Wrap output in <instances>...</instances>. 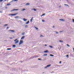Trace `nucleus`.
<instances>
[{
    "mask_svg": "<svg viewBox=\"0 0 74 74\" xmlns=\"http://www.w3.org/2000/svg\"><path fill=\"white\" fill-rule=\"evenodd\" d=\"M47 45H45V47H46V46H47Z\"/></svg>",
    "mask_w": 74,
    "mask_h": 74,
    "instance_id": "3c124183",
    "label": "nucleus"
},
{
    "mask_svg": "<svg viewBox=\"0 0 74 74\" xmlns=\"http://www.w3.org/2000/svg\"><path fill=\"white\" fill-rule=\"evenodd\" d=\"M18 42H19V40H18L15 41V44H17V43H18Z\"/></svg>",
    "mask_w": 74,
    "mask_h": 74,
    "instance_id": "39448f33",
    "label": "nucleus"
},
{
    "mask_svg": "<svg viewBox=\"0 0 74 74\" xmlns=\"http://www.w3.org/2000/svg\"><path fill=\"white\" fill-rule=\"evenodd\" d=\"M18 9H15V11H18Z\"/></svg>",
    "mask_w": 74,
    "mask_h": 74,
    "instance_id": "58836bf2",
    "label": "nucleus"
},
{
    "mask_svg": "<svg viewBox=\"0 0 74 74\" xmlns=\"http://www.w3.org/2000/svg\"><path fill=\"white\" fill-rule=\"evenodd\" d=\"M59 20L61 21H62V22H65V21H66L65 20L63 19H59Z\"/></svg>",
    "mask_w": 74,
    "mask_h": 74,
    "instance_id": "7ed1b4c3",
    "label": "nucleus"
},
{
    "mask_svg": "<svg viewBox=\"0 0 74 74\" xmlns=\"http://www.w3.org/2000/svg\"><path fill=\"white\" fill-rule=\"evenodd\" d=\"M38 60H42V59L41 58H38Z\"/></svg>",
    "mask_w": 74,
    "mask_h": 74,
    "instance_id": "a878e982",
    "label": "nucleus"
},
{
    "mask_svg": "<svg viewBox=\"0 0 74 74\" xmlns=\"http://www.w3.org/2000/svg\"><path fill=\"white\" fill-rule=\"evenodd\" d=\"M32 10H34V11H36L37 10L36 9H32Z\"/></svg>",
    "mask_w": 74,
    "mask_h": 74,
    "instance_id": "4468645a",
    "label": "nucleus"
},
{
    "mask_svg": "<svg viewBox=\"0 0 74 74\" xmlns=\"http://www.w3.org/2000/svg\"><path fill=\"white\" fill-rule=\"evenodd\" d=\"M61 63H62V61H60V62H59V63L61 64Z\"/></svg>",
    "mask_w": 74,
    "mask_h": 74,
    "instance_id": "c03bdc74",
    "label": "nucleus"
},
{
    "mask_svg": "<svg viewBox=\"0 0 74 74\" xmlns=\"http://www.w3.org/2000/svg\"><path fill=\"white\" fill-rule=\"evenodd\" d=\"M73 52H74V48H73Z\"/></svg>",
    "mask_w": 74,
    "mask_h": 74,
    "instance_id": "5fc2aeb1",
    "label": "nucleus"
},
{
    "mask_svg": "<svg viewBox=\"0 0 74 74\" xmlns=\"http://www.w3.org/2000/svg\"><path fill=\"white\" fill-rule=\"evenodd\" d=\"M73 22H74V19H73Z\"/></svg>",
    "mask_w": 74,
    "mask_h": 74,
    "instance_id": "a18cd8bd",
    "label": "nucleus"
},
{
    "mask_svg": "<svg viewBox=\"0 0 74 74\" xmlns=\"http://www.w3.org/2000/svg\"><path fill=\"white\" fill-rule=\"evenodd\" d=\"M18 0H14V1H17Z\"/></svg>",
    "mask_w": 74,
    "mask_h": 74,
    "instance_id": "ea45409f",
    "label": "nucleus"
},
{
    "mask_svg": "<svg viewBox=\"0 0 74 74\" xmlns=\"http://www.w3.org/2000/svg\"><path fill=\"white\" fill-rule=\"evenodd\" d=\"M59 7H60H60H61V5Z\"/></svg>",
    "mask_w": 74,
    "mask_h": 74,
    "instance_id": "603ef678",
    "label": "nucleus"
},
{
    "mask_svg": "<svg viewBox=\"0 0 74 74\" xmlns=\"http://www.w3.org/2000/svg\"><path fill=\"white\" fill-rule=\"evenodd\" d=\"M25 28H27V27H28V25H26L25 26Z\"/></svg>",
    "mask_w": 74,
    "mask_h": 74,
    "instance_id": "9d476101",
    "label": "nucleus"
},
{
    "mask_svg": "<svg viewBox=\"0 0 74 74\" xmlns=\"http://www.w3.org/2000/svg\"><path fill=\"white\" fill-rule=\"evenodd\" d=\"M12 0V1H14V0Z\"/></svg>",
    "mask_w": 74,
    "mask_h": 74,
    "instance_id": "052dcab7",
    "label": "nucleus"
},
{
    "mask_svg": "<svg viewBox=\"0 0 74 74\" xmlns=\"http://www.w3.org/2000/svg\"><path fill=\"white\" fill-rule=\"evenodd\" d=\"M10 38V39H12L13 38Z\"/></svg>",
    "mask_w": 74,
    "mask_h": 74,
    "instance_id": "37998d69",
    "label": "nucleus"
},
{
    "mask_svg": "<svg viewBox=\"0 0 74 74\" xmlns=\"http://www.w3.org/2000/svg\"><path fill=\"white\" fill-rule=\"evenodd\" d=\"M7 50H11V48H8L7 49Z\"/></svg>",
    "mask_w": 74,
    "mask_h": 74,
    "instance_id": "dca6fc26",
    "label": "nucleus"
},
{
    "mask_svg": "<svg viewBox=\"0 0 74 74\" xmlns=\"http://www.w3.org/2000/svg\"><path fill=\"white\" fill-rule=\"evenodd\" d=\"M25 34V32H23L22 33V35H23V36Z\"/></svg>",
    "mask_w": 74,
    "mask_h": 74,
    "instance_id": "b1692460",
    "label": "nucleus"
},
{
    "mask_svg": "<svg viewBox=\"0 0 74 74\" xmlns=\"http://www.w3.org/2000/svg\"><path fill=\"white\" fill-rule=\"evenodd\" d=\"M25 38V36H23L21 38V40H23Z\"/></svg>",
    "mask_w": 74,
    "mask_h": 74,
    "instance_id": "0eeeda50",
    "label": "nucleus"
},
{
    "mask_svg": "<svg viewBox=\"0 0 74 74\" xmlns=\"http://www.w3.org/2000/svg\"><path fill=\"white\" fill-rule=\"evenodd\" d=\"M33 17H32V18L30 20V21L31 22H32V21H33Z\"/></svg>",
    "mask_w": 74,
    "mask_h": 74,
    "instance_id": "aec40b11",
    "label": "nucleus"
},
{
    "mask_svg": "<svg viewBox=\"0 0 74 74\" xmlns=\"http://www.w3.org/2000/svg\"><path fill=\"white\" fill-rule=\"evenodd\" d=\"M64 5H67V6H68V7H69V5H67L66 4H65Z\"/></svg>",
    "mask_w": 74,
    "mask_h": 74,
    "instance_id": "f704fd0d",
    "label": "nucleus"
},
{
    "mask_svg": "<svg viewBox=\"0 0 74 74\" xmlns=\"http://www.w3.org/2000/svg\"><path fill=\"white\" fill-rule=\"evenodd\" d=\"M18 40V39H16L15 40H14V41H16V40Z\"/></svg>",
    "mask_w": 74,
    "mask_h": 74,
    "instance_id": "c9c22d12",
    "label": "nucleus"
},
{
    "mask_svg": "<svg viewBox=\"0 0 74 74\" xmlns=\"http://www.w3.org/2000/svg\"><path fill=\"white\" fill-rule=\"evenodd\" d=\"M45 15V14L44 13V14H43L42 15H41V16H44Z\"/></svg>",
    "mask_w": 74,
    "mask_h": 74,
    "instance_id": "f3484780",
    "label": "nucleus"
},
{
    "mask_svg": "<svg viewBox=\"0 0 74 74\" xmlns=\"http://www.w3.org/2000/svg\"><path fill=\"white\" fill-rule=\"evenodd\" d=\"M12 47L13 48H15V47H16V45H12Z\"/></svg>",
    "mask_w": 74,
    "mask_h": 74,
    "instance_id": "f8f14e48",
    "label": "nucleus"
},
{
    "mask_svg": "<svg viewBox=\"0 0 74 74\" xmlns=\"http://www.w3.org/2000/svg\"><path fill=\"white\" fill-rule=\"evenodd\" d=\"M51 66V64H49V65H47V67H50Z\"/></svg>",
    "mask_w": 74,
    "mask_h": 74,
    "instance_id": "1a4fd4ad",
    "label": "nucleus"
},
{
    "mask_svg": "<svg viewBox=\"0 0 74 74\" xmlns=\"http://www.w3.org/2000/svg\"><path fill=\"white\" fill-rule=\"evenodd\" d=\"M60 42H63V41H62V40H60Z\"/></svg>",
    "mask_w": 74,
    "mask_h": 74,
    "instance_id": "7c9ffc66",
    "label": "nucleus"
},
{
    "mask_svg": "<svg viewBox=\"0 0 74 74\" xmlns=\"http://www.w3.org/2000/svg\"><path fill=\"white\" fill-rule=\"evenodd\" d=\"M66 57H69V55H67L66 56Z\"/></svg>",
    "mask_w": 74,
    "mask_h": 74,
    "instance_id": "a19ab883",
    "label": "nucleus"
},
{
    "mask_svg": "<svg viewBox=\"0 0 74 74\" xmlns=\"http://www.w3.org/2000/svg\"><path fill=\"white\" fill-rule=\"evenodd\" d=\"M35 29H36V30H38V28H37V27H35Z\"/></svg>",
    "mask_w": 74,
    "mask_h": 74,
    "instance_id": "5701e85b",
    "label": "nucleus"
},
{
    "mask_svg": "<svg viewBox=\"0 0 74 74\" xmlns=\"http://www.w3.org/2000/svg\"><path fill=\"white\" fill-rule=\"evenodd\" d=\"M31 59H32V58L31 57L30 58H29V60H30Z\"/></svg>",
    "mask_w": 74,
    "mask_h": 74,
    "instance_id": "79ce46f5",
    "label": "nucleus"
},
{
    "mask_svg": "<svg viewBox=\"0 0 74 74\" xmlns=\"http://www.w3.org/2000/svg\"><path fill=\"white\" fill-rule=\"evenodd\" d=\"M8 26V24H6L4 25V26Z\"/></svg>",
    "mask_w": 74,
    "mask_h": 74,
    "instance_id": "cd10ccee",
    "label": "nucleus"
},
{
    "mask_svg": "<svg viewBox=\"0 0 74 74\" xmlns=\"http://www.w3.org/2000/svg\"><path fill=\"white\" fill-rule=\"evenodd\" d=\"M42 22H45V20H42Z\"/></svg>",
    "mask_w": 74,
    "mask_h": 74,
    "instance_id": "72a5a7b5",
    "label": "nucleus"
},
{
    "mask_svg": "<svg viewBox=\"0 0 74 74\" xmlns=\"http://www.w3.org/2000/svg\"><path fill=\"white\" fill-rule=\"evenodd\" d=\"M49 56H51L52 57H53V56H54V55L52 54H50L49 55Z\"/></svg>",
    "mask_w": 74,
    "mask_h": 74,
    "instance_id": "9b49d317",
    "label": "nucleus"
},
{
    "mask_svg": "<svg viewBox=\"0 0 74 74\" xmlns=\"http://www.w3.org/2000/svg\"><path fill=\"white\" fill-rule=\"evenodd\" d=\"M8 32H15V30H9Z\"/></svg>",
    "mask_w": 74,
    "mask_h": 74,
    "instance_id": "423d86ee",
    "label": "nucleus"
},
{
    "mask_svg": "<svg viewBox=\"0 0 74 74\" xmlns=\"http://www.w3.org/2000/svg\"><path fill=\"white\" fill-rule=\"evenodd\" d=\"M44 52H45V53H47L48 52V50H46V51H44Z\"/></svg>",
    "mask_w": 74,
    "mask_h": 74,
    "instance_id": "ddd939ff",
    "label": "nucleus"
},
{
    "mask_svg": "<svg viewBox=\"0 0 74 74\" xmlns=\"http://www.w3.org/2000/svg\"><path fill=\"white\" fill-rule=\"evenodd\" d=\"M9 27H7V29H9Z\"/></svg>",
    "mask_w": 74,
    "mask_h": 74,
    "instance_id": "e433bc0d",
    "label": "nucleus"
},
{
    "mask_svg": "<svg viewBox=\"0 0 74 74\" xmlns=\"http://www.w3.org/2000/svg\"><path fill=\"white\" fill-rule=\"evenodd\" d=\"M17 14H18V13H16L15 14H9V15H11V16H14L15 15H16Z\"/></svg>",
    "mask_w": 74,
    "mask_h": 74,
    "instance_id": "f03ea898",
    "label": "nucleus"
},
{
    "mask_svg": "<svg viewBox=\"0 0 74 74\" xmlns=\"http://www.w3.org/2000/svg\"><path fill=\"white\" fill-rule=\"evenodd\" d=\"M43 56H47V54H44Z\"/></svg>",
    "mask_w": 74,
    "mask_h": 74,
    "instance_id": "412c9836",
    "label": "nucleus"
},
{
    "mask_svg": "<svg viewBox=\"0 0 74 74\" xmlns=\"http://www.w3.org/2000/svg\"><path fill=\"white\" fill-rule=\"evenodd\" d=\"M23 20L24 21H25H25H27V19H26L25 18H23Z\"/></svg>",
    "mask_w": 74,
    "mask_h": 74,
    "instance_id": "2eb2a0df",
    "label": "nucleus"
},
{
    "mask_svg": "<svg viewBox=\"0 0 74 74\" xmlns=\"http://www.w3.org/2000/svg\"><path fill=\"white\" fill-rule=\"evenodd\" d=\"M11 2H12V1L11 2H10V3H11Z\"/></svg>",
    "mask_w": 74,
    "mask_h": 74,
    "instance_id": "4d7b16f0",
    "label": "nucleus"
},
{
    "mask_svg": "<svg viewBox=\"0 0 74 74\" xmlns=\"http://www.w3.org/2000/svg\"><path fill=\"white\" fill-rule=\"evenodd\" d=\"M19 16H16V17H14V18H18Z\"/></svg>",
    "mask_w": 74,
    "mask_h": 74,
    "instance_id": "c756f323",
    "label": "nucleus"
},
{
    "mask_svg": "<svg viewBox=\"0 0 74 74\" xmlns=\"http://www.w3.org/2000/svg\"><path fill=\"white\" fill-rule=\"evenodd\" d=\"M5 8H6V9H7V7H6Z\"/></svg>",
    "mask_w": 74,
    "mask_h": 74,
    "instance_id": "8fccbe9b",
    "label": "nucleus"
},
{
    "mask_svg": "<svg viewBox=\"0 0 74 74\" xmlns=\"http://www.w3.org/2000/svg\"><path fill=\"white\" fill-rule=\"evenodd\" d=\"M26 9H25V8H24L22 10V11H25V10Z\"/></svg>",
    "mask_w": 74,
    "mask_h": 74,
    "instance_id": "c85d7f7f",
    "label": "nucleus"
},
{
    "mask_svg": "<svg viewBox=\"0 0 74 74\" xmlns=\"http://www.w3.org/2000/svg\"><path fill=\"white\" fill-rule=\"evenodd\" d=\"M49 46L50 48H53V47L51 46Z\"/></svg>",
    "mask_w": 74,
    "mask_h": 74,
    "instance_id": "393cba45",
    "label": "nucleus"
},
{
    "mask_svg": "<svg viewBox=\"0 0 74 74\" xmlns=\"http://www.w3.org/2000/svg\"><path fill=\"white\" fill-rule=\"evenodd\" d=\"M24 62V61H21V62L22 63V62Z\"/></svg>",
    "mask_w": 74,
    "mask_h": 74,
    "instance_id": "09e8293b",
    "label": "nucleus"
},
{
    "mask_svg": "<svg viewBox=\"0 0 74 74\" xmlns=\"http://www.w3.org/2000/svg\"><path fill=\"white\" fill-rule=\"evenodd\" d=\"M7 1V0H4V1Z\"/></svg>",
    "mask_w": 74,
    "mask_h": 74,
    "instance_id": "864d4df0",
    "label": "nucleus"
},
{
    "mask_svg": "<svg viewBox=\"0 0 74 74\" xmlns=\"http://www.w3.org/2000/svg\"><path fill=\"white\" fill-rule=\"evenodd\" d=\"M47 66H45V69H47Z\"/></svg>",
    "mask_w": 74,
    "mask_h": 74,
    "instance_id": "4c0bfd02",
    "label": "nucleus"
},
{
    "mask_svg": "<svg viewBox=\"0 0 74 74\" xmlns=\"http://www.w3.org/2000/svg\"><path fill=\"white\" fill-rule=\"evenodd\" d=\"M38 56L37 55H35V56H34L33 58H38Z\"/></svg>",
    "mask_w": 74,
    "mask_h": 74,
    "instance_id": "20e7f679",
    "label": "nucleus"
},
{
    "mask_svg": "<svg viewBox=\"0 0 74 74\" xmlns=\"http://www.w3.org/2000/svg\"><path fill=\"white\" fill-rule=\"evenodd\" d=\"M40 37H44V36H42V35H40Z\"/></svg>",
    "mask_w": 74,
    "mask_h": 74,
    "instance_id": "bb28decb",
    "label": "nucleus"
},
{
    "mask_svg": "<svg viewBox=\"0 0 74 74\" xmlns=\"http://www.w3.org/2000/svg\"><path fill=\"white\" fill-rule=\"evenodd\" d=\"M66 45L67 46V47H70V46L68 44H66Z\"/></svg>",
    "mask_w": 74,
    "mask_h": 74,
    "instance_id": "2f4dec72",
    "label": "nucleus"
},
{
    "mask_svg": "<svg viewBox=\"0 0 74 74\" xmlns=\"http://www.w3.org/2000/svg\"><path fill=\"white\" fill-rule=\"evenodd\" d=\"M29 21H27V22L26 23V24H29Z\"/></svg>",
    "mask_w": 74,
    "mask_h": 74,
    "instance_id": "a211bd4d",
    "label": "nucleus"
},
{
    "mask_svg": "<svg viewBox=\"0 0 74 74\" xmlns=\"http://www.w3.org/2000/svg\"><path fill=\"white\" fill-rule=\"evenodd\" d=\"M30 5L29 3H27L25 4V5Z\"/></svg>",
    "mask_w": 74,
    "mask_h": 74,
    "instance_id": "6e6552de",
    "label": "nucleus"
},
{
    "mask_svg": "<svg viewBox=\"0 0 74 74\" xmlns=\"http://www.w3.org/2000/svg\"><path fill=\"white\" fill-rule=\"evenodd\" d=\"M23 41L22 40H21L20 41V42H19V45H21L22 44H23Z\"/></svg>",
    "mask_w": 74,
    "mask_h": 74,
    "instance_id": "f257e3e1",
    "label": "nucleus"
},
{
    "mask_svg": "<svg viewBox=\"0 0 74 74\" xmlns=\"http://www.w3.org/2000/svg\"><path fill=\"white\" fill-rule=\"evenodd\" d=\"M56 34H59V32H57L56 31Z\"/></svg>",
    "mask_w": 74,
    "mask_h": 74,
    "instance_id": "473e14b6",
    "label": "nucleus"
},
{
    "mask_svg": "<svg viewBox=\"0 0 74 74\" xmlns=\"http://www.w3.org/2000/svg\"><path fill=\"white\" fill-rule=\"evenodd\" d=\"M53 28H54V27H55V26H53Z\"/></svg>",
    "mask_w": 74,
    "mask_h": 74,
    "instance_id": "de8ad7c7",
    "label": "nucleus"
},
{
    "mask_svg": "<svg viewBox=\"0 0 74 74\" xmlns=\"http://www.w3.org/2000/svg\"><path fill=\"white\" fill-rule=\"evenodd\" d=\"M62 32H63V31L60 32V33H62Z\"/></svg>",
    "mask_w": 74,
    "mask_h": 74,
    "instance_id": "49530a36",
    "label": "nucleus"
},
{
    "mask_svg": "<svg viewBox=\"0 0 74 74\" xmlns=\"http://www.w3.org/2000/svg\"><path fill=\"white\" fill-rule=\"evenodd\" d=\"M58 49H59V48H58Z\"/></svg>",
    "mask_w": 74,
    "mask_h": 74,
    "instance_id": "bf43d9fd",
    "label": "nucleus"
},
{
    "mask_svg": "<svg viewBox=\"0 0 74 74\" xmlns=\"http://www.w3.org/2000/svg\"><path fill=\"white\" fill-rule=\"evenodd\" d=\"M44 72H43V73H42L43 74H44Z\"/></svg>",
    "mask_w": 74,
    "mask_h": 74,
    "instance_id": "13d9d810",
    "label": "nucleus"
},
{
    "mask_svg": "<svg viewBox=\"0 0 74 74\" xmlns=\"http://www.w3.org/2000/svg\"><path fill=\"white\" fill-rule=\"evenodd\" d=\"M15 11V9H13V10H12L11 11V12H12V11Z\"/></svg>",
    "mask_w": 74,
    "mask_h": 74,
    "instance_id": "4be33fe9",
    "label": "nucleus"
},
{
    "mask_svg": "<svg viewBox=\"0 0 74 74\" xmlns=\"http://www.w3.org/2000/svg\"><path fill=\"white\" fill-rule=\"evenodd\" d=\"M11 5V3L7 4V5Z\"/></svg>",
    "mask_w": 74,
    "mask_h": 74,
    "instance_id": "6ab92c4d",
    "label": "nucleus"
},
{
    "mask_svg": "<svg viewBox=\"0 0 74 74\" xmlns=\"http://www.w3.org/2000/svg\"><path fill=\"white\" fill-rule=\"evenodd\" d=\"M0 12L1 13H2V12H0Z\"/></svg>",
    "mask_w": 74,
    "mask_h": 74,
    "instance_id": "6e6d98bb",
    "label": "nucleus"
}]
</instances>
